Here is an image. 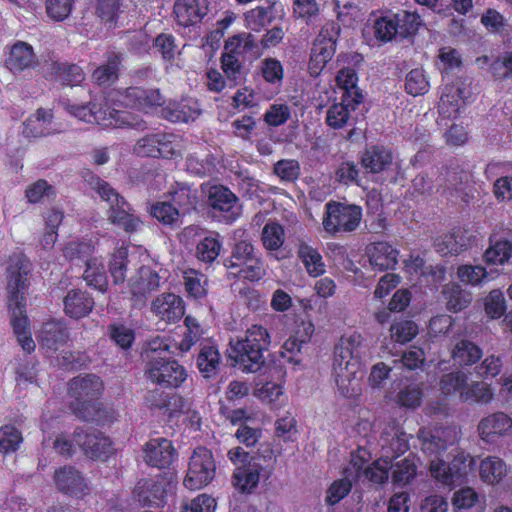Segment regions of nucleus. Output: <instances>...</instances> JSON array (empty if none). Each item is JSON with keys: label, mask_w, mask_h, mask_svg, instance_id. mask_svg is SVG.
I'll use <instances>...</instances> for the list:
<instances>
[{"label": "nucleus", "mask_w": 512, "mask_h": 512, "mask_svg": "<svg viewBox=\"0 0 512 512\" xmlns=\"http://www.w3.org/2000/svg\"><path fill=\"white\" fill-rule=\"evenodd\" d=\"M30 271L31 263L24 254L14 253L10 256L7 267V308L18 344L27 353L33 352L36 347L27 316V276Z\"/></svg>", "instance_id": "obj_1"}, {"label": "nucleus", "mask_w": 512, "mask_h": 512, "mask_svg": "<svg viewBox=\"0 0 512 512\" xmlns=\"http://www.w3.org/2000/svg\"><path fill=\"white\" fill-rule=\"evenodd\" d=\"M368 347L358 333L342 336L334 347L333 375L339 392L344 397H354L361 391L360 382L364 377L363 358Z\"/></svg>", "instance_id": "obj_2"}, {"label": "nucleus", "mask_w": 512, "mask_h": 512, "mask_svg": "<svg viewBox=\"0 0 512 512\" xmlns=\"http://www.w3.org/2000/svg\"><path fill=\"white\" fill-rule=\"evenodd\" d=\"M168 345L161 339L150 341L142 353L145 376L151 382L166 388H177L187 378L185 368L167 356Z\"/></svg>", "instance_id": "obj_3"}, {"label": "nucleus", "mask_w": 512, "mask_h": 512, "mask_svg": "<svg viewBox=\"0 0 512 512\" xmlns=\"http://www.w3.org/2000/svg\"><path fill=\"white\" fill-rule=\"evenodd\" d=\"M270 345V335L264 327L253 325L245 337L232 347L233 358L243 372L256 373L265 364V352Z\"/></svg>", "instance_id": "obj_4"}, {"label": "nucleus", "mask_w": 512, "mask_h": 512, "mask_svg": "<svg viewBox=\"0 0 512 512\" xmlns=\"http://www.w3.org/2000/svg\"><path fill=\"white\" fill-rule=\"evenodd\" d=\"M85 180L104 201L110 204L109 220L113 224L123 228L126 232H133L137 229L139 220L130 213V205L108 182L92 173H89Z\"/></svg>", "instance_id": "obj_5"}, {"label": "nucleus", "mask_w": 512, "mask_h": 512, "mask_svg": "<svg viewBox=\"0 0 512 512\" xmlns=\"http://www.w3.org/2000/svg\"><path fill=\"white\" fill-rule=\"evenodd\" d=\"M324 229L331 234L352 232L360 224L362 209L354 204L330 201L325 205Z\"/></svg>", "instance_id": "obj_6"}, {"label": "nucleus", "mask_w": 512, "mask_h": 512, "mask_svg": "<svg viewBox=\"0 0 512 512\" xmlns=\"http://www.w3.org/2000/svg\"><path fill=\"white\" fill-rule=\"evenodd\" d=\"M215 461L212 452L205 447L194 449L183 484L190 490H198L208 485L215 477Z\"/></svg>", "instance_id": "obj_7"}, {"label": "nucleus", "mask_w": 512, "mask_h": 512, "mask_svg": "<svg viewBox=\"0 0 512 512\" xmlns=\"http://www.w3.org/2000/svg\"><path fill=\"white\" fill-rule=\"evenodd\" d=\"M238 197L226 186L212 185L207 191V204L212 215L225 223H232L240 215Z\"/></svg>", "instance_id": "obj_8"}, {"label": "nucleus", "mask_w": 512, "mask_h": 512, "mask_svg": "<svg viewBox=\"0 0 512 512\" xmlns=\"http://www.w3.org/2000/svg\"><path fill=\"white\" fill-rule=\"evenodd\" d=\"M73 442L93 460H106L114 450L111 440L96 429L76 428L73 433Z\"/></svg>", "instance_id": "obj_9"}, {"label": "nucleus", "mask_w": 512, "mask_h": 512, "mask_svg": "<svg viewBox=\"0 0 512 512\" xmlns=\"http://www.w3.org/2000/svg\"><path fill=\"white\" fill-rule=\"evenodd\" d=\"M53 481L59 492L70 496L81 497L87 494L89 490L83 474L71 465L56 469Z\"/></svg>", "instance_id": "obj_10"}, {"label": "nucleus", "mask_w": 512, "mask_h": 512, "mask_svg": "<svg viewBox=\"0 0 512 512\" xmlns=\"http://www.w3.org/2000/svg\"><path fill=\"white\" fill-rule=\"evenodd\" d=\"M123 101L126 106L144 113H150L165 104V98L158 88L128 87L124 91Z\"/></svg>", "instance_id": "obj_11"}, {"label": "nucleus", "mask_w": 512, "mask_h": 512, "mask_svg": "<svg viewBox=\"0 0 512 512\" xmlns=\"http://www.w3.org/2000/svg\"><path fill=\"white\" fill-rule=\"evenodd\" d=\"M177 452L172 442L166 438L149 440L144 447V461L159 469L168 468L175 460Z\"/></svg>", "instance_id": "obj_12"}, {"label": "nucleus", "mask_w": 512, "mask_h": 512, "mask_svg": "<svg viewBox=\"0 0 512 512\" xmlns=\"http://www.w3.org/2000/svg\"><path fill=\"white\" fill-rule=\"evenodd\" d=\"M418 438L424 453L437 455L455 442L456 432L450 427L423 428L419 430Z\"/></svg>", "instance_id": "obj_13"}, {"label": "nucleus", "mask_w": 512, "mask_h": 512, "mask_svg": "<svg viewBox=\"0 0 512 512\" xmlns=\"http://www.w3.org/2000/svg\"><path fill=\"white\" fill-rule=\"evenodd\" d=\"M125 53L119 51H108L106 62L98 66L92 73V81L101 87H110L119 79L120 71L125 60Z\"/></svg>", "instance_id": "obj_14"}, {"label": "nucleus", "mask_w": 512, "mask_h": 512, "mask_svg": "<svg viewBox=\"0 0 512 512\" xmlns=\"http://www.w3.org/2000/svg\"><path fill=\"white\" fill-rule=\"evenodd\" d=\"M133 151L140 157L168 158L174 154L171 142L163 133L145 135L136 142Z\"/></svg>", "instance_id": "obj_15"}, {"label": "nucleus", "mask_w": 512, "mask_h": 512, "mask_svg": "<svg viewBox=\"0 0 512 512\" xmlns=\"http://www.w3.org/2000/svg\"><path fill=\"white\" fill-rule=\"evenodd\" d=\"M166 496L167 491L163 483L153 479L140 480L133 490V498L142 506H163L166 503Z\"/></svg>", "instance_id": "obj_16"}, {"label": "nucleus", "mask_w": 512, "mask_h": 512, "mask_svg": "<svg viewBox=\"0 0 512 512\" xmlns=\"http://www.w3.org/2000/svg\"><path fill=\"white\" fill-rule=\"evenodd\" d=\"M370 265L375 271L395 269L399 252L388 242H375L366 247Z\"/></svg>", "instance_id": "obj_17"}, {"label": "nucleus", "mask_w": 512, "mask_h": 512, "mask_svg": "<svg viewBox=\"0 0 512 512\" xmlns=\"http://www.w3.org/2000/svg\"><path fill=\"white\" fill-rule=\"evenodd\" d=\"M207 13L206 0H177L174 4L176 21L183 27L197 25Z\"/></svg>", "instance_id": "obj_18"}, {"label": "nucleus", "mask_w": 512, "mask_h": 512, "mask_svg": "<svg viewBox=\"0 0 512 512\" xmlns=\"http://www.w3.org/2000/svg\"><path fill=\"white\" fill-rule=\"evenodd\" d=\"M512 428V419L503 412L493 413L480 420L478 433L487 443H494Z\"/></svg>", "instance_id": "obj_19"}, {"label": "nucleus", "mask_w": 512, "mask_h": 512, "mask_svg": "<svg viewBox=\"0 0 512 512\" xmlns=\"http://www.w3.org/2000/svg\"><path fill=\"white\" fill-rule=\"evenodd\" d=\"M46 78L55 80L63 86L74 87L85 80L83 69L74 63L54 61L47 65Z\"/></svg>", "instance_id": "obj_20"}, {"label": "nucleus", "mask_w": 512, "mask_h": 512, "mask_svg": "<svg viewBox=\"0 0 512 512\" xmlns=\"http://www.w3.org/2000/svg\"><path fill=\"white\" fill-rule=\"evenodd\" d=\"M151 310L167 322H176L185 313L183 299L174 293H163L157 296L152 302Z\"/></svg>", "instance_id": "obj_21"}, {"label": "nucleus", "mask_w": 512, "mask_h": 512, "mask_svg": "<svg viewBox=\"0 0 512 512\" xmlns=\"http://www.w3.org/2000/svg\"><path fill=\"white\" fill-rule=\"evenodd\" d=\"M223 265L227 269L228 277L233 279L258 281L265 275L263 262L260 258L238 261L223 260Z\"/></svg>", "instance_id": "obj_22"}, {"label": "nucleus", "mask_w": 512, "mask_h": 512, "mask_svg": "<svg viewBox=\"0 0 512 512\" xmlns=\"http://www.w3.org/2000/svg\"><path fill=\"white\" fill-rule=\"evenodd\" d=\"M363 100L361 91H354V96L351 94L343 95L341 103L333 104L327 111L326 123L333 129L343 128L350 117V111L354 110L356 105L360 104Z\"/></svg>", "instance_id": "obj_23"}, {"label": "nucleus", "mask_w": 512, "mask_h": 512, "mask_svg": "<svg viewBox=\"0 0 512 512\" xmlns=\"http://www.w3.org/2000/svg\"><path fill=\"white\" fill-rule=\"evenodd\" d=\"M339 33L340 26L338 23L334 21L326 22L314 40L311 51L327 61L331 60L336 51V41Z\"/></svg>", "instance_id": "obj_24"}, {"label": "nucleus", "mask_w": 512, "mask_h": 512, "mask_svg": "<svg viewBox=\"0 0 512 512\" xmlns=\"http://www.w3.org/2000/svg\"><path fill=\"white\" fill-rule=\"evenodd\" d=\"M463 85L462 82L457 81L451 86L445 87L439 103L440 113L448 117H456L459 114L460 101L465 103L471 95L469 88Z\"/></svg>", "instance_id": "obj_25"}, {"label": "nucleus", "mask_w": 512, "mask_h": 512, "mask_svg": "<svg viewBox=\"0 0 512 512\" xmlns=\"http://www.w3.org/2000/svg\"><path fill=\"white\" fill-rule=\"evenodd\" d=\"M392 160L390 149L380 145L367 147L360 157L362 167L367 172L374 174L389 169L393 163Z\"/></svg>", "instance_id": "obj_26"}, {"label": "nucleus", "mask_w": 512, "mask_h": 512, "mask_svg": "<svg viewBox=\"0 0 512 512\" xmlns=\"http://www.w3.org/2000/svg\"><path fill=\"white\" fill-rule=\"evenodd\" d=\"M66 315L74 319L87 316L93 309L95 302L90 294L81 289H71L63 300Z\"/></svg>", "instance_id": "obj_27"}, {"label": "nucleus", "mask_w": 512, "mask_h": 512, "mask_svg": "<svg viewBox=\"0 0 512 512\" xmlns=\"http://www.w3.org/2000/svg\"><path fill=\"white\" fill-rule=\"evenodd\" d=\"M69 336V331L63 322L52 320L42 325L39 342L43 348L56 351L67 343Z\"/></svg>", "instance_id": "obj_28"}, {"label": "nucleus", "mask_w": 512, "mask_h": 512, "mask_svg": "<svg viewBox=\"0 0 512 512\" xmlns=\"http://www.w3.org/2000/svg\"><path fill=\"white\" fill-rule=\"evenodd\" d=\"M103 390V382L95 374H86L73 378L69 383V393L75 400L95 399Z\"/></svg>", "instance_id": "obj_29"}, {"label": "nucleus", "mask_w": 512, "mask_h": 512, "mask_svg": "<svg viewBox=\"0 0 512 512\" xmlns=\"http://www.w3.org/2000/svg\"><path fill=\"white\" fill-rule=\"evenodd\" d=\"M59 104L71 115L87 123L108 120L109 108L103 109L100 105L89 102L88 104H72L69 99H61Z\"/></svg>", "instance_id": "obj_30"}, {"label": "nucleus", "mask_w": 512, "mask_h": 512, "mask_svg": "<svg viewBox=\"0 0 512 512\" xmlns=\"http://www.w3.org/2000/svg\"><path fill=\"white\" fill-rule=\"evenodd\" d=\"M451 357L454 364L459 367L472 366L483 357V350L473 341L460 338L455 341L451 348Z\"/></svg>", "instance_id": "obj_31"}, {"label": "nucleus", "mask_w": 512, "mask_h": 512, "mask_svg": "<svg viewBox=\"0 0 512 512\" xmlns=\"http://www.w3.org/2000/svg\"><path fill=\"white\" fill-rule=\"evenodd\" d=\"M5 63L6 67L14 73L33 67L36 57L32 46L26 42L17 41L12 45Z\"/></svg>", "instance_id": "obj_32"}, {"label": "nucleus", "mask_w": 512, "mask_h": 512, "mask_svg": "<svg viewBox=\"0 0 512 512\" xmlns=\"http://www.w3.org/2000/svg\"><path fill=\"white\" fill-rule=\"evenodd\" d=\"M262 466L251 462L245 467H237L232 476L234 487L241 493L251 494L258 486Z\"/></svg>", "instance_id": "obj_33"}, {"label": "nucleus", "mask_w": 512, "mask_h": 512, "mask_svg": "<svg viewBox=\"0 0 512 512\" xmlns=\"http://www.w3.org/2000/svg\"><path fill=\"white\" fill-rule=\"evenodd\" d=\"M196 364L204 378H215L219 373L221 365V355L218 348L210 343L201 344Z\"/></svg>", "instance_id": "obj_34"}, {"label": "nucleus", "mask_w": 512, "mask_h": 512, "mask_svg": "<svg viewBox=\"0 0 512 512\" xmlns=\"http://www.w3.org/2000/svg\"><path fill=\"white\" fill-rule=\"evenodd\" d=\"M223 248V240L219 233L206 231L196 245V258L204 263H213Z\"/></svg>", "instance_id": "obj_35"}, {"label": "nucleus", "mask_w": 512, "mask_h": 512, "mask_svg": "<svg viewBox=\"0 0 512 512\" xmlns=\"http://www.w3.org/2000/svg\"><path fill=\"white\" fill-rule=\"evenodd\" d=\"M512 257V241L496 234L489 237V247L484 253L487 264L504 265Z\"/></svg>", "instance_id": "obj_36"}, {"label": "nucleus", "mask_w": 512, "mask_h": 512, "mask_svg": "<svg viewBox=\"0 0 512 512\" xmlns=\"http://www.w3.org/2000/svg\"><path fill=\"white\" fill-rule=\"evenodd\" d=\"M52 119L53 115L50 111L39 108L34 115L24 122V136L37 138L51 135L53 133L50 127Z\"/></svg>", "instance_id": "obj_37"}, {"label": "nucleus", "mask_w": 512, "mask_h": 512, "mask_svg": "<svg viewBox=\"0 0 512 512\" xmlns=\"http://www.w3.org/2000/svg\"><path fill=\"white\" fill-rule=\"evenodd\" d=\"M446 309L452 313H459L470 306L472 302L471 292L463 289L458 284H448L442 289Z\"/></svg>", "instance_id": "obj_38"}, {"label": "nucleus", "mask_w": 512, "mask_h": 512, "mask_svg": "<svg viewBox=\"0 0 512 512\" xmlns=\"http://www.w3.org/2000/svg\"><path fill=\"white\" fill-rule=\"evenodd\" d=\"M140 281L129 279V287L134 296L146 297L160 287V276L149 266H141L138 269Z\"/></svg>", "instance_id": "obj_39"}, {"label": "nucleus", "mask_w": 512, "mask_h": 512, "mask_svg": "<svg viewBox=\"0 0 512 512\" xmlns=\"http://www.w3.org/2000/svg\"><path fill=\"white\" fill-rule=\"evenodd\" d=\"M390 461V470H392V483L396 486L403 487L409 484L417 474V466L415 463V457L412 454H409L404 459H401L396 462H392V459L389 458Z\"/></svg>", "instance_id": "obj_40"}, {"label": "nucleus", "mask_w": 512, "mask_h": 512, "mask_svg": "<svg viewBox=\"0 0 512 512\" xmlns=\"http://www.w3.org/2000/svg\"><path fill=\"white\" fill-rule=\"evenodd\" d=\"M323 4L317 0H294L293 16L308 26H316L321 22Z\"/></svg>", "instance_id": "obj_41"}, {"label": "nucleus", "mask_w": 512, "mask_h": 512, "mask_svg": "<svg viewBox=\"0 0 512 512\" xmlns=\"http://www.w3.org/2000/svg\"><path fill=\"white\" fill-rule=\"evenodd\" d=\"M507 472L506 463L496 456L486 457L479 466L481 480L490 485L499 483L507 475Z\"/></svg>", "instance_id": "obj_42"}, {"label": "nucleus", "mask_w": 512, "mask_h": 512, "mask_svg": "<svg viewBox=\"0 0 512 512\" xmlns=\"http://www.w3.org/2000/svg\"><path fill=\"white\" fill-rule=\"evenodd\" d=\"M150 215L164 226L178 228L182 225V212H179L172 202H156L150 207Z\"/></svg>", "instance_id": "obj_43"}, {"label": "nucleus", "mask_w": 512, "mask_h": 512, "mask_svg": "<svg viewBox=\"0 0 512 512\" xmlns=\"http://www.w3.org/2000/svg\"><path fill=\"white\" fill-rule=\"evenodd\" d=\"M171 202L182 216L196 209L198 203L197 191L192 190L187 184H177V188L171 192Z\"/></svg>", "instance_id": "obj_44"}, {"label": "nucleus", "mask_w": 512, "mask_h": 512, "mask_svg": "<svg viewBox=\"0 0 512 512\" xmlns=\"http://www.w3.org/2000/svg\"><path fill=\"white\" fill-rule=\"evenodd\" d=\"M129 265L130 259L127 248L120 247L112 254L108 268L115 285L124 284L128 279Z\"/></svg>", "instance_id": "obj_45"}, {"label": "nucleus", "mask_w": 512, "mask_h": 512, "mask_svg": "<svg viewBox=\"0 0 512 512\" xmlns=\"http://www.w3.org/2000/svg\"><path fill=\"white\" fill-rule=\"evenodd\" d=\"M108 120H110L109 123H105V125L126 127L137 131H145L149 128L147 121L142 116L126 111L109 109Z\"/></svg>", "instance_id": "obj_46"}, {"label": "nucleus", "mask_w": 512, "mask_h": 512, "mask_svg": "<svg viewBox=\"0 0 512 512\" xmlns=\"http://www.w3.org/2000/svg\"><path fill=\"white\" fill-rule=\"evenodd\" d=\"M268 6H257L245 13V21L247 26L253 31H260L267 24H270L273 19V9L275 0H266Z\"/></svg>", "instance_id": "obj_47"}, {"label": "nucleus", "mask_w": 512, "mask_h": 512, "mask_svg": "<svg viewBox=\"0 0 512 512\" xmlns=\"http://www.w3.org/2000/svg\"><path fill=\"white\" fill-rule=\"evenodd\" d=\"M84 266L83 279L87 284L101 292L106 291L108 278L103 264L96 258H92Z\"/></svg>", "instance_id": "obj_48"}, {"label": "nucleus", "mask_w": 512, "mask_h": 512, "mask_svg": "<svg viewBox=\"0 0 512 512\" xmlns=\"http://www.w3.org/2000/svg\"><path fill=\"white\" fill-rule=\"evenodd\" d=\"M460 399L462 402H475L480 404H487L493 399V392L490 386L481 381H475L461 391Z\"/></svg>", "instance_id": "obj_49"}, {"label": "nucleus", "mask_w": 512, "mask_h": 512, "mask_svg": "<svg viewBox=\"0 0 512 512\" xmlns=\"http://www.w3.org/2000/svg\"><path fill=\"white\" fill-rule=\"evenodd\" d=\"M221 67L231 87L237 86L244 81L243 65L234 54L223 53L221 56Z\"/></svg>", "instance_id": "obj_50"}, {"label": "nucleus", "mask_w": 512, "mask_h": 512, "mask_svg": "<svg viewBox=\"0 0 512 512\" xmlns=\"http://www.w3.org/2000/svg\"><path fill=\"white\" fill-rule=\"evenodd\" d=\"M468 375L461 370L451 371L443 374L439 380V390L448 396L461 391L467 386Z\"/></svg>", "instance_id": "obj_51"}, {"label": "nucleus", "mask_w": 512, "mask_h": 512, "mask_svg": "<svg viewBox=\"0 0 512 512\" xmlns=\"http://www.w3.org/2000/svg\"><path fill=\"white\" fill-rule=\"evenodd\" d=\"M298 256L311 276L316 277L324 273L325 269L322 263V257L316 249L302 242L299 244Z\"/></svg>", "instance_id": "obj_52"}, {"label": "nucleus", "mask_w": 512, "mask_h": 512, "mask_svg": "<svg viewBox=\"0 0 512 512\" xmlns=\"http://www.w3.org/2000/svg\"><path fill=\"white\" fill-rule=\"evenodd\" d=\"M383 448L389 449L392 457L397 458L409 449V436L399 428H392L382 437Z\"/></svg>", "instance_id": "obj_53"}, {"label": "nucleus", "mask_w": 512, "mask_h": 512, "mask_svg": "<svg viewBox=\"0 0 512 512\" xmlns=\"http://www.w3.org/2000/svg\"><path fill=\"white\" fill-rule=\"evenodd\" d=\"M272 173L282 183H295L301 175V166L296 159H281L273 164Z\"/></svg>", "instance_id": "obj_54"}, {"label": "nucleus", "mask_w": 512, "mask_h": 512, "mask_svg": "<svg viewBox=\"0 0 512 512\" xmlns=\"http://www.w3.org/2000/svg\"><path fill=\"white\" fill-rule=\"evenodd\" d=\"M473 465H475L473 457L463 453L457 454L449 463L453 484H461L471 472Z\"/></svg>", "instance_id": "obj_55"}, {"label": "nucleus", "mask_w": 512, "mask_h": 512, "mask_svg": "<svg viewBox=\"0 0 512 512\" xmlns=\"http://www.w3.org/2000/svg\"><path fill=\"white\" fill-rule=\"evenodd\" d=\"M161 115L172 123H186L193 119V111L190 106L183 102H169L162 107Z\"/></svg>", "instance_id": "obj_56"}, {"label": "nucleus", "mask_w": 512, "mask_h": 512, "mask_svg": "<svg viewBox=\"0 0 512 512\" xmlns=\"http://www.w3.org/2000/svg\"><path fill=\"white\" fill-rule=\"evenodd\" d=\"M69 409L79 420L85 422L95 421L100 412L99 405L94 399L74 400L70 403Z\"/></svg>", "instance_id": "obj_57"}, {"label": "nucleus", "mask_w": 512, "mask_h": 512, "mask_svg": "<svg viewBox=\"0 0 512 512\" xmlns=\"http://www.w3.org/2000/svg\"><path fill=\"white\" fill-rule=\"evenodd\" d=\"M94 247L86 242L69 243L64 250V255L73 265L81 266L92 259Z\"/></svg>", "instance_id": "obj_58"}, {"label": "nucleus", "mask_w": 512, "mask_h": 512, "mask_svg": "<svg viewBox=\"0 0 512 512\" xmlns=\"http://www.w3.org/2000/svg\"><path fill=\"white\" fill-rule=\"evenodd\" d=\"M486 315L491 319H499L506 311V300L499 289H494L483 300Z\"/></svg>", "instance_id": "obj_59"}, {"label": "nucleus", "mask_w": 512, "mask_h": 512, "mask_svg": "<svg viewBox=\"0 0 512 512\" xmlns=\"http://www.w3.org/2000/svg\"><path fill=\"white\" fill-rule=\"evenodd\" d=\"M262 242L267 250H278L284 243V229L277 222L266 223L262 230Z\"/></svg>", "instance_id": "obj_60"}, {"label": "nucleus", "mask_w": 512, "mask_h": 512, "mask_svg": "<svg viewBox=\"0 0 512 512\" xmlns=\"http://www.w3.org/2000/svg\"><path fill=\"white\" fill-rule=\"evenodd\" d=\"M389 456L374 461L363 470V475L373 484H384L389 478Z\"/></svg>", "instance_id": "obj_61"}, {"label": "nucleus", "mask_w": 512, "mask_h": 512, "mask_svg": "<svg viewBox=\"0 0 512 512\" xmlns=\"http://www.w3.org/2000/svg\"><path fill=\"white\" fill-rule=\"evenodd\" d=\"M405 90L412 96L423 95L429 90V82L423 69H412L406 75Z\"/></svg>", "instance_id": "obj_62"}, {"label": "nucleus", "mask_w": 512, "mask_h": 512, "mask_svg": "<svg viewBox=\"0 0 512 512\" xmlns=\"http://www.w3.org/2000/svg\"><path fill=\"white\" fill-rule=\"evenodd\" d=\"M23 441L21 432L12 425L0 428V453L15 452Z\"/></svg>", "instance_id": "obj_63"}, {"label": "nucleus", "mask_w": 512, "mask_h": 512, "mask_svg": "<svg viewBox=\"0 0 512 512\" xmlns=\"http://www.w3.org/2000/svg\"><path fill=\"white\" fill-rule=\"evenodd\" d=\"M435 246L437 252L443 256H447L458 255L466 248L467 244L462 235L452 233L438 240Z\"/></svg>", "instance_id": "obj_64"}]
</instances>
